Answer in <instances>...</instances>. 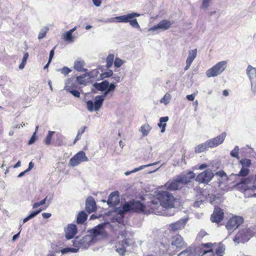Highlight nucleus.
Here are the masks:
<instances>
[{
	"mask_svg": "<svg viewBox=\"0 0 256 256\" xmlns=\"http://www.w3.org/2000/svg\"><path fill=\"white\" fill-rule=\"evenodd\" d=\"M225 247L222 243L207 242L200 244L198 248V256H222Z\"/></svg>",
	"mask_w": 256,
	"mask_h": 256,
	"instance_id": "obj_1",
	"label": "nucleus"
},
{
	"mask_svg": "<svg viewBox=\"0 0 256 256\" xmlns=\"http://www.w3.org/2000/svg\"><path fill=\"white\" fill-rule=\"evenodd\" d=\"M195 174L189 172L186 174L177 176L175 178L168 180L165 184L166 190H176L181 189L183 186L190 182L195 178Z\"/></svg>",
	"mask_w": 256,
	"mask_h": 256,
	"instance_id": "obj_2",
	"label": "nucleus"
},
{
	"mask_svg": "<svg viewBox=\"0 0 256 256\" xmlns=\"http://www.w3.org/2000/svg\"><path fill=\"white\" fill-rule=\"evenodd\" d=\"M156 200L161 204L163 208H172L174 207L178 199L167 191L159 192L156 194Z\"/></svg>",
	"mask_w": 256,
	"mask_h": 256,
	"instance_id": "obj_3",
	"label": "nucleus"
},
{
	"mask_svg": "<svg viewBox=\"0 0 256 256\" xmlns=\"http://www.w3.org/2000/svg\"><path fill=\"white\" fill-rule=\"evenodd\" d=\"M140 14L136 12H132L126 15H123L116 16L114 18L115 22H129L130 26L135 28H139L140 27L136 18Z\"/></svg>",
	"mask_w": 256,
	"mask_h": 256,
	"instance_id": "obj_4",
	"label": "nucleus"
},
{
	"mask_svg": "<svg viewBox=\"0 0 256 256\" xmlns=\"http://www.w3.org/2000/svg\"><path fill=\"white\" fill-rule=\"evenodd\" d=\"M95 238L92 235L87 234L85 235L82 238H80L76 237L73 242V245L75 247H78V249L80 248H88L90 245L94 242Z\"/></svg>",
	"mask_w": 256,
	"mask_h": 256,
	"instance_id": "obj_5",
	"label": "nucleus"
},
{
	"mask_svg": "<svg viewBox=\"0 0 256 256\" xmlns=\"http://www.w3.org/2000/svg\"><path fill=\"white\" fill-rule=\"evenodd\" d=\"M227 66L226 61L224 60L218 62L210 68L208 69L206 74L208 77L216 76L222 72Z\"/></svg>",
	"mask_w": 256,
	"mask_h": 256,
	"instance_id": "obj_6",
	"label": "nucleus"
},
{
	"mask_svg": "<svg viewBox=\"0 0 256 256\" xmlns=\"http://www.w3.org/2000/svg\"><path fill=\"white\" fill-rule=\"evenodd\" d=\"M105 96H106L104 94L96 96L94 98V103L90 100L86 102V107L88 110L90 112H92L93 110L97 111L99 110L103 104Z\"/></svg>",
	"mask_w": 256,
	"mask_h": 256,
	"instance_id": "obj_7",
	"label": "nucleus"
},
{
	"mask_svg": "<svg viewBox=\"0 0 256 256\" xmlns=\"http://www.w3.org/2000/svg\"><path fill=\"white\" fill-rule=\"evenodd\" d=\"M162 206L156 198L153 200L148 202L146 204V214L154 213L160 214L162 210Z\"/></svg>",
	"mask_w": 256,
	"mask_h": 256,
	"instance_id": "obj_8",
	"label": "nucleus"
},
{
	"mask_svg": "<svg viewBox=\"0 0 256 256\" xmlns=\"http://www.w3.org/2000/svg\"><path fill=\"white\" fill-rule=\"evenodd\" d=\"M244 222V218L240 216H233L227 222L226 227L229 231L233 232Z\"/></svg>",
	"mask_w": 256,
	"mask_h": 256,
	"instance_id": "obj_9",
	"label": "nucleus"
},
{
	"mask_svg": "<svg viewBox=\"0 0 256 256\" xmlns=\"http://www.w3.org/2000/svg\"><path fill=\"white\" fill-rule=\"evenodd\" d=\"M88 160L86 153L84 151H80L75 154L70 160L69 165L72 167L76 166L82 162Z\"/></svg>",
	"mask_w": 256,
	"mask_h": 256,
	"instance_id": "obj_10",
	"label": "nucleus"
},
{
	"mask_svg": "<svg viewBox=\"0 0 256 256\" xmlns=\"http://www.w3.org/2000/svg\"><path fill=\"white\" fill-rule=\"evenodd\" d=\"M171 245L175 250L178 252L186 248L187 244L180 235L176 234L172 238Z\"/></svg>",
	"mask_w": 256,
	"mask_h": 256,
	"instance_id": "obj_11",
	"label": "nucleus"
},
{
	"mask_svg": "<svg viewBox=\"0 0 256 256\" xmlns=\"http://www.w3.org/2000/svg\"><path fill=\"white\" fill-rule=\"evenodd\" d=\"M214 174L211 170H206L204 172L199 174L196 178V180L204 184H208L213 178Z\"/></svg>",
	"mask_w": 256,
	"mask_h": 256,
	"instance_id": "obj_12",
	"label": "nucleus"
},
{
	"mask_svg": "<svg viewBox=\"0 0 256 256\" xmlns=\"http://www.w3.org/2000/svg\"><path fill=\"white\" fill-rule=\"evenodd\" d=\"M240 163L242 164V168L240 171L238 176H246L250 173L249 168L252 165L251 160L248 158H243L240 161Z\"/></svg>",
	"mask_w": 256,
	"mask_h": 256,
	"instance_id": "obj_13",
	"label": "nucleus"
},
{
	"mask_svg": "<svg viewBox=\"0 0 256 256\" xmlns=\"http://www.w3.org/2000/svg\"><path fill=\"white\" fill-rule=\"evenodd\" d=\"M224 218L223 210L218 206H215L214 212L210 216V220L212 222L218 224L224 220Z\"/></svg>",
	"mask_w": 256,
	"mask_h": 256,
	"instance_id": "obj_14",
	"label": "nucleus"
},
{
	"mask_svg": "<svg viewBox=\"0 0 256 256\" xmlns=\"http://www.w3.org/2000/svg\"><path fill=\"white\" fill-rule=\"evenodd\" d=\"M226 136V132H222L216 137L207 140L209 146H210V148H213L221 144L224 142Z\"/></svg>",
	"mask_w": 256,
	"mask_h": 256,
	"instance_id": "obj_15",
	"label": "nucleus"
},
{
	"mask_svg": "<svg viewBox=\"0 0 256 256\" xmlns=\"http://www.w3.org/2000/svg\"><path fill=\"white\" fill-rule=\"evenodd\" d=\"M120 202V194L117 190L112 192L107 201L108 204L110 206H115Z\"/></svg>",
	"mask_w": 256,
	"mask_h": 256,
	"instance_id": "obj_16",
	"label": "nucleus"
},
{
	"mask_svg": "<svg viewBox=\"0 0 256 256\" xmlns=\"http://www.w3.org/2000/svg\"><path fill=\"white\" fill-rule=\"evenodd\" d=\"M172 24L170 20H161L157 24L150 28V30L154 31L160 29L163 30H166L170 28Z\"/></svg>",
	"mask_w": 256,
	"mask_h": 256,
	"instance_id": "obj_17",
	"label": "nucleus"
},
{
	"mask_svg": "<svg viewBox=\"0 0 256 256\" xmlns=\"http://www.w3.org/2000/svg\"><path fill=\"white\" fill-rule=\"evenodd\" d=\"M132 206L133 212L146 214V204L144 205L140 201H132Z\"/></svg>",
	"mask_w": 256,
	"mask_h": 256,
	"instance_id": "obj_18",
	"label": "nucleus"
},
{
	"mask_svg": "<svg viewBox=\"0 0 256 256\" xmlns=\"http://www.w3.org/2000/svg\"><path fill=\"white\" fill-rule=\"evenodd\" d=\"M64 231L66 238L68 240L72 239L77 233V227L76 224H69Z\"/></svg>",
	"mask_w": 256,
	"mask_h": 256,
	"instance_id": "obj_19",
	"label": "nucleus"
},
{
	"mask_svg": "<svg viewBox=\"0 0 256 256\" xmlns=\"http://www.w3.org/2000/svg\"><path fill=\"white\" fill-rule=\"evenodd\" d=\"M100 74L99 70L98 69H94L89 72H88V70L82 75L77 76L76 80H82V79L86 78H98L99 75L100 76Z\"/></svg>",
	"mask_w": 256,
	"mask_h": 256,
	"instance_id": "obj_20",
	"label": "nucleus"
},
{
	"mask_svg": "<svg viewBox=\"0 0 256 256\" xmlns=\"http://www.w3.org/2000/svg\"><path fill=\"white\" fill-rule=\"evenodd\" d=\"M97 209L96 202L94 199L92 197L88 198L86 202V210L90 214L95 212Z\"/></svg>",
	"mask_w": 256,
	"mask_h": 256,
	"instance_id": "obj_21",
	"label": "nucleus"
},
{
	"mask_svg": "<svg viewBox=\"0 0 256 256\" xmlns=\"http://www.w3.org/2000/svg\"><path fill=\"white\" fill-rule=\"evenodd\" d=\"M187 220L186 219H180L176 222L172 223L170 225L171 230L176 232L184 228Z\"/></svg>",
	"mask_w": 256,
	"mask_h": 256,
	"instance_id": "obj_22",
	"label": "nucleus"
},
{
	"mask_svg": "<svg viewBox=\"0 0 256 256\" xmlns=\"http://www.w3.org/2000/svg\"><path fill=\"white\" fill-rule=\"evenodd\" d=\"M196 54H197V50L196 48L189 51L188 56L186 60V66L185 68V70H187L189 68V67L191 65L192 61L196 58Z\"/></svg>",
	"mask_w": 256,
	"mask_h": 256,
	"instance_id": "obj_23",
	"label": "nucleus"
},
{
	"mask_svg": "<svg viewBox=\"0 0 256 256\" xmlns=\"http://www.w3.org/2000/svg\"><path fill=\"white\" fill-rule=\"evenodd\" d=\"M84 66L85 62L84 60H76L74 62V68L78 72L86 73L88 70L84 68Z\"/></svg>",
	"mask_w": 256,
	"mask_h": 256,
	"instance_id": "obj_24",
	"label": "nucleus"
},
{
	"mask_svg": "<svg viewBox=\"0 0 256 256\" xmlns=\"http://www.w3.org/2000/svg\"><path fill=\"white\" fill-rule=\"evenodd\" d=\"M104 231V225L103 224H100L91 230V233L94 238L97 236L103 234Z\"/></svg>",
	"mask_w": 256,
	"mask_h": 256,
	"instance_id": "obj_25",
	"label": "nucleus"
},
{
	"mask_svg": "<svg viewBox=\"0 0 256 256\" xmlns=\"http://www.w3.org/2000/svg\"><path fill=\"white\" fill-rule=\"evenodd\" d=\"M93 86L97 91H106L108 87V81H102L100 83H95Z\"/></svg>",
	"mask_w": 256,
	"mask_h": 256,
	"instance_id": "obj_26",
	"label": "nucleus"
},
{
	"mask_svg": "<svg viewBox=\"0 0 256 256\" xmlns=\"http://www.w3.org/2000/svg\"><path fill=\"white\" fill-rule=\"evenodd\" d=\"M209 148L210 146H209V144H208V142L206 141L204 143L198 145L194 148V152L196 154L201 153L207 150Z\"/></svg>",
	"mask_w": 256,
	"mask_h": 256,
	"instance_id": "obj_27",
	"label": "nucleus"
},
{
	"mask_svg": "<svg viewBox=\"0 0 256 256\" xmlns=\"http://www.w3.org/2000/svg\"><path fill=\"white\" fill-rule=\"evenodd\" d=\"M246 73L250 80H256V68L248 65L246 69Z\"/></svg>",
	"mask_w": 256,
	"mask_h": 256,
	"instance_id": "obj_28",
	"label": "nucleus"
},
{
	"mask_svg": "<svg viewBox=\"0 0 256 256\" xmlns=\"http://www.w3.org/2000/svg\"><path fill=\"white\" fill-rule=\"evenodd\" d=\"M195 252L193 248L188 247L179 253L178 256H195Z\"/></svg>",
	"mask_w": 256,
	"mask_h": 256,
	"instance_id": "obj_29",
	"label": "nucleus"
},
{
	"mask_svg": "<svg viewBox=\"0 0 256 256\" xmlns=\"http://www.w3.org/2000/svg\"><path fill=\"white\" fill-rule=\"evenodd\" d=\"M132 202H125L122 206V210H120L119 211V213L120 214H124V213L132 211Z\"/></svg>",
	"mask_w": 256,
	"mask_h": 256,
	"instance_id": "obj_30",
	"label": "nucleus"
},
{
	"mask_svg": "<svg viewBox=\"0 0 256 256\" xmlns=\"http://www.w3.org/2000/svg\"><path fill=\"white\" fill-rule=\"evenodd\" d=\"M88 215L84 211L80 212L77 216L76 222L78 224H82L87 220Z\"/></svg>",
	"mask_w": 256,
	"mask_h": 256,
	"instance_id": "obj_31",
	"label": "nucleus"
},
{
	"mask_svg": "<svg viewBox=\"0 0 256 256\" xmlns=\"http://www.w3.org/2000/svg\"><path fill=\"white\" fill-rule=\"evenodd\" d=\"M76 30V27L70 29V30L65 33L64 35V39L66 41H68V42H72L74 40V37L72 35V32Z\"/></svg>",
	"mask_w": 256,
	"mask_h": 256,
	"instance_id": "obj_32",
	"label": "nucleus"
},
{
	"mask_svg": "<svg viewBox=\"0 0 256 256\" xmlns=\"http://www.w3.org/2000/svg\"><path fill=\"white\" fill-rule=\"evenodd\" d=\"M168 120V116L162 117L160 119V122L158 124V126L161 128V132H164L166 130V122Z\"/></svg>",
	"mask_w": 256,
	"mask_h": 256,
	"instance_id": "obj_33",
	"label": "nucleus"
},
{
	"mask_svg": "<svg viewBox=\"0 0 256 256\" xmlns=\"http://www.w3.org/2000/svg\"><path fill=\"white\" fill-rule=\"evenodd\" d=\"M158 163V162H154L152 164H146V165L141 166H140V167H138V168H134V170H132L131 172H126L125 173V174L128 176V174H131L132 172H138V171L140 170H141L144 168L150 166H152L155 165V164H157Z\"/></svg>",
	"mask_w": 256,
	"mask_h": 256,
	"instance_id": "obj_34",
	"label": "nucleus"
},
{
	"mask_svg": "<svg viewBox=\"0 0 256 256\" xmlns=\"http://www.w3.org/2000/svg\"><path fill=\"white\" fill-rule=\"evenodd\" d=\"M113 72L112 70H108L107 72H103L100 74L99 78L97 80H102L106 78H108L112 76Z\"/></svg>",
	"mask_w": 256,
	"mask_h": 256,
	"instance_id": "obj_35",
	"label": "nucleus"
},
{
	"mask_svg": "<svg viewBox=\"0 0 256 256\" xmlns=\"http://www.w3.org/2000/svg\"><path fill=\"white\" fill-rule=\"evenodd\" d=\"M151 130V127L148 124L142 125L140 128V131L144 136H147Z\"/></svg>",
	"mask_w": 256,
	"mask_h": 256,
	"instance_id": "obj_36",
	"label": "nucleus"
},
{
	"mask_svg": "<svg viewBox=\"0 0 256 256\" xmlns=\"http://www.w3.org/2000/svg\"><path fill=\"white\" fill-rule=\"evenodd\" d=\"M114 56L113 54H110L108 55V56H107L106 59V66L107 68H110L112 66L113 63L114 62Z\"/></svg>",
	"mask_w": 256,
	"mask_h": 256,
	"instance_id": "obj_37",
	"label": "nucleus"
},
{
	"mask_svg": "<svg viewBox=\"0 0 256 256\" xmlns=\"http://www.w3.org/2000/svg\"><path fill=\"white\" fill-rule=\"evenodd\" d=\"M116 251L121 256H124L126 252V248L118 242L116 246Z\"/></svg>",
	"mask_w": 256,
	"mask_h": 256,
	"instance_id": "obj_38",
	"label": "nucleus"
},
{
	"mask_svg": "<svg viewBox=\"0 0 256 256\" xmlns=\"http://www.w3.org/2000/svg\"><path fill=\"white\" fill-rule=\"evenodd\" d=\"M86 128L87 127L86 126H84L78 130V134L74 141V144H75L78 140L80 139L82 134L84 132Z\"/></svg>",
	"mask_w": 256,
	"mask_h": 256,
	"instance_id": "obj_39",
	"label": "nucleus"
},
{
	"mask_svg": "<svg viewBox=\"0 0 256 256\" xmlns=\"http://www.w3.org/2000/svg\"><path fill=\"white\" fill-rule=\"evenodd\" d=\"M76 88V86L72 83V81H68L64 86V90L70 92H71L72 90H74Z\"/></svg>",
	"mask_w": 256,
	"mask_h": 256,
	"instance_id": "obj_40",
	"label": "nucleus"
},
{
	"mask_svg": "<svg viewBox=\"0 0 256 256\" xmlns=\"http://www.w3.org/2000/svg\"><path fill=\"white\" fill-rule=\"evenodd\" d=\"M78 247L74 248H66L62 249L61 250V252L62 254H66L67 252H76L78 250Z\"/></svg>",
	"mask_w": 256,
	"mask_h": 256,
	"instance_id": "obj_41",
	"label": "nucleus"
},
{
	"mask_svg": "<svg viewBox=\"0 0 256 256\" xmlns=\"http://www.w3.org/2000/svg\"><path fill=\"white\" fill-rule=\"evenodd\" d=\"M171 98V95L168 93H166L161 99L160 102L161 103H164V104L166 105L170 102Z\"/></svg>",
	"mask_w": 256,
	"mask_h": 256,
	"instance_id": "obj_42",
	"label": "nucleus"
},
{
	"mask_svg": "<svg viewBox=\"0 0 256 256\" xmlns=\"http://www.w3.org/2000/svg\"><path fill=\"white\" fill-rule=\"evenodd\" d=\"M119 243L126 248L128 246H130L132 244V240L128 238L124 239L121 242H120Z\"/></svg>",
	"mask_w": 256,
	"mask_h": 256,
	"instance_id": "obj_43",
	"label": "nucleus"
},
{
	"mask_svg": "<svg viewBox=\"0 0 256 256\" xmlns=\"http://www.w3.org/2000/svg\"><path fill=\"white\" fill-rule=\"evenodd\" d=\"M239 148L238 146H235L234 149L230 152V155L234 158H236L238 159L239 158Z\"/></svg>",
	"mask_w": 256,
	"mask_h": 256,
	"instance_id": "obj_44",
	"label": "nucleus"
},
{
	"mask_svg": "<svg viewBox=\"0 0 256 256\" xmlns=\"http://www.w3.org/2000/svg\"><path fill=\"white\" fill-rule=\"evenodd\" d=\"M54 132L52 131H49L48 135L46 136V138L45 139V144L48 146L50 144L52 138L53 134H54Z\"/></svg>",
	"mask_w": 256,
	"mask_h": 256,
	"instance_id": "obj_45",
	"label": "nucleus"
},
{
	"mask_svg": "<svg viewBox=\"0 0 256 256\" xmlns=\"http://www.w3.org/2000/svg\"><path fill=\"white\" fill-rule=\"evenodd\" d=\"M115 88L116 86L114 84H111L109 85V83L108 82V87L106 91L104 92V94L106 96L110 92L114 90L115 89Z\"/></svg>",
	"mask_w": 256,
	"mask_h": 256,
	"instance_id": "obj_46",
	"label": "nucleus"
},
{
	"mask_svg": "<svg viewBox=\"0 0 256 256\" xmlns=\"http://www.w3.org/2000/svg\"><path fill=\"white\" fill-rule=\"evenodd\" d=\"M124 64V62L120 58H116L114 61V65L116 68H120Z\"/></svg>",
	"mask_w": 256,
	"mask_h": 256,
	"instance_id": "obj_47",
	"label": "nucleus"
},
{
	"mask_svg": "<svg viewBox=\"0 0 256 256\" xmlns=\"http://www.w3.org/2000/svg\"><path fill=\"white\" fill-rule=\"evenodd\" d=\"M208 234V233L205 230H201L198 234L197 238L200 240Z\"/></svg>",
	"mask_w": 256,
	"mask_h": 256,
	"instance_id": "obj_48",
	"label": "nucleus"
},
{
	"mask_svg": "<svg viewBox=\"0 0 256 256\" xmlns=\"http://www.w3.org/2000/svg\"><path fill=\"white\" fill-rule=\"evenodd\" d=\"M60 72L62 74H64V75H67L68 74H69L70 72H72V70L68 68V67H66V66H64V68H62L60 69Z\"/></svg>",
	"mask_w": 256,
	"mask_h": 256,
	"instance_id": "obj_49",
	"label": "nucleus"
},
{
	"mask_svg": "<svg viewBox=\"0 0 256 256\" xmlns=\"http://www.w3.org/2000/svg\"><path fill=\"white\" fill-rule=\"evenodd\" d=\"M46 198H44V199H43L42 200H40V202L34 203L32 206L33 208H37L39 207L40 206L46 203Z\"/></svg>",
	"mask_w": 256,
	"mask_h": 256,
	"instance_id": "obj_50",
	"label": "nucleus"
},
{
	"mask_svg": "<svg viewBox=\"0 0 256 256\" xmlns=\"http://www.w3.org/2000/svg\"><path fill=\"white\" fill-rule=\"evenodd\" d=\"M48 30V28H46V30H42L38 34V38L40 40V39L44 38L46 36V34Z\"/></svg>",
	"mask_w": 256,
	"mask_h": 256,
	"instance_id": "obj_51",
	"label": "nucleus"
},
{
	"mask_svg": "<svg viewBox=\"0 0 256 256\" xmlns=\"http://www.w3.org/2000/svg\"><path fill=\"white\" fill-rule=\"evenodd\" d=\"M46 208H47V206H46L44 208L42 209L40 208L36 211L32 212L28 215L29 218H34V216H36L42 210L46 209Z\"/></svg>",
	"mask_w": 256,
	"mask_h": 256,
	"instance_id": "obj_52",
	"label": "nucleus"
},
{
	"mask_svg": "<svg viewBox=\"0 0 256 256\" xmlns=\"http://www.w3.org/2000/svg\"><path fill=\"white\" fill-rule=\"evenodd\" d=\"M210 2V0H202L201 8L204 9L206 8L209 6Z\"/></svg>",
	"mask_w": 256,
	"mask_h": 256,
	"instance_id": "obj_53",
	"label": "nucleus"
},
{
	"mask_svg": "<svg viewBox=\"0 0 256 256\" xmlns=\"http://www.w3.org/2000/svg\"><path fill=\"white\" fill-rule=\"evenodd\" d=\"M36 132H34L32 136L30 138L28 142V144H33L36 140Z\"/></svg>",
	"mask_w": 256,
	"mask_h": 256,
	"instance_id": "obj_54",
	"label": "nucleus"
},
{
	"mask_svg": "<svg viewBox=\"0 0 256 256\" xmlns=\"http://www.w3.org/2000/svg\"><path fill=\"white\" fill-rule=\"evenodd\" d=\"M73 96L76 98H79L80 96V92L74 89V90H72L70 92Z\"/></svg>",
	"mask_w": 256,
	"mask_h": 256,
	"instance_id": "obj_55",
	"label": "nucleus"
},
{
	"mask_svg": "<svg viewBox=\"0 0 256 256\" xmlns=\"http://www.w3.org/2000/svg\"><path fill=\"white\" fill-rule=\"evenodd\" d=\"M252 90L254 92H256V81H252Z\"/></svg>",
	"mask_w": 256,
	"mask_h": 256,
	"instance_id": "obj_56",
	"label": "nucleus"
},
{
	"mask_svg": "<svg viewBox=\"0 0 256 256\" xmlns=\"http://www.w3.org/2000/svg\"><path fill=\"white\" fill-rule=\"evenodd\" d=\"M55 48H54L53 49H52L50 52V56H49V62H50L54 56V50Z\"/></svg>",
	"mask_w": 256,
	"mask_h": 256,
	"instance_id": "obj_57",
	"label": "nucleus"
},
{
	"mask_svg": "<svg viewBox=\"0 0 256 256\" xmlns=\"http://www.w3.org/2000/svg\"><path fill=\"white\" fill-rule=\"evenodd\" d=\"M28 52H26L24 54V56H23V58H22V62H25L26 64V61H27V60L28 58Z\"/></svg>",
	"mask_w": 256,
	"mask_h": 256,
	"instance_id": "obj_58",
	"label": "nucleus"
},
{
	"mask_svg": "<svg viewBox=\"0 0 256 256\" xmlns=\"http://www.w3.org/2000/svg\"><path fill=\"white\" fill-rule=\"evenodd\" d=\"M92 2L96 6H99L101 4L102 0H92Z\"/></svg>",
	"mask_w": 256,
	"mask_h": 256,
	"instance_id": "obj_59",
	"label": "nucleus"
},
{
	"mask_svg": "<svg viewBox=\"0 0 256 256\" xmlns=\"http://www.w3.org/2000/svg\"><path fill=\"white\" fill-rule=\"evenodd\" d=\"M34 166V164L32 163V162H30L28 164V168L25 170V172H28L30 170H32Z\"/></svg>",
	"mask_w": 256,
	"mask_h": 256,
	"instance_id": "obj_60",
	"label": "nucleus"
},
{
	"mask_svg": "<svg viewBox=\"0 0 256 256\" xmlns=\"http://www.w3.org/2000/svg\"><path fill=\"white\" fill-rule=\"evenodd\" d=\"M195 96L194 94H189L186 96V98L188 100L190 101H192L194 99Z\"/></svg>",
	"mask_w": 256,
	"mask_h": 256,
	"instance_id": "obj_61",
	"label": "nucleus"
},
{
	"mask_svg": "<svg viewBox=\"0 0 256 256\" xmlns=\"http://www.w3.org/2000/svg\"><path fill=\"white\" fill-rule=\"evenodd\" d=\"M208 166V165L206 164H202L198 166V169L202 170L204 168H206Z\"/></svg>",
	"mask_w": 256,
	"mask_h": 256,
	"instance_id": "obj_62",
	"label": "nucleus"
},
{
	"mask_svg": "<svg viewBox=\"0 0 256 256\" xmlns=\"http://www.w3.org/2000/svg\"><path fill=\"white\" fill-rule=\"evenodd\" d=\"M42 216L44 218H49L51 216V214L47 213V212H44V213L42 214Z\"/></svg>",
	"mask_w": 256,
	"mask_h": 256,
	"instance_id": "obj_63",
	"label": "nucleus"
},
{
	"mask_svg": "<svg viewBox=\"0 0 256 256\" xmlns=\"http://www.w3.org/2000/svg\"><path fill=\"white\" fill-rule=\"evenodd\" d=\"M26 64L25 62H21V63H20V66H19V68H20V69H22V68L24 67V66H25Z\"/></svg>",
	"mask_w": 256,
	"mask_h": 256,
	"instance_id": "obj_64",
	"label": "nucleus"
}]
</instances>
